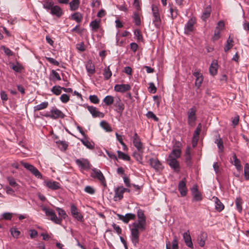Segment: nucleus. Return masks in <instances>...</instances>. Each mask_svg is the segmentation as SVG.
I'll return each instance as SVG.
<instances>
[{
  "instance_id": "f257e3e1",
  "label": "nucleus",
  "mask_w": 249,
  "mask_h": 249,
  "mask_svg": "<svg viewBox=\"0 0 249 249\" xmlns=\"http://www.w3.org/2000/svg\"><path fill=\"white\" fill-rule=\"evenodd\" d=\"M138 220L132 224L130 228L131 240L134 246L137 247L139 244L140 238V232L146 229V217L144 212L141 209L137 211Z\"/></svg>"
},
{
  "instance_id": "f03ea898",
  "label": "nucleus",
  "mask_w": 249,
  "mask_h": 249,
  "mask_svg": "<svg viewBox=\"0 0 249 249\" xmlns=\"http://www.w3.org/2000/svg\"><path fill=\"white\" fill-rule=\"evenodd\" d=\"M43 210L45 212L46 215L50 217V220L57 224H60L62 219H65L67 216L65 211L59 207H56V210L60 217H57L53 210L51 209L44 208Z\"/></svg>"
},
{
  "instance_id": "7ed1b4c3",
  "label": "nucleus",
  "mask_w": 249,
  "mask_h": 249,
  "mask_svg": "<svg viewBox=\"0 0 249 249\" xmlns=\"http://www.w3.org/2000/svg\"><path fill=\"white\" fill-rule=\"evenodd\" d=\"M152 12L153 16V23L157 28H160L161 25V18L158 6L155 5H152Z\"/></svg>"
},
{
  "instance_id": "20e7f679",
  "label": "nucleus",
  "mask_w": 249,
  "mask_h": 249,
  "mask_svg": "<svg viewBox=\"0 0 249 249\" xmlns=\"http://www.w3.org/2000/svg\"><path fill=\"white\" fill-rule=\"evenodd\" d=\"M196 109L195 107H193L187 111L188 124L191 126H194L196 120Z\"/></svg>"
},
{
  "instance_id": "39448f33",
  "label": "nucleus",
  "mask_w": 249,
  "mask_h": 249,
  "mask_svg": "<svg viewBox=\"0 0 249 249\" xmlns=\"http://www.w3.org/2000/svg\"><path fill=\"white\" fill-rule=\"evenodd\" d=\"M181 144L179 142H176L173 146L172 151L169 155L168 158L177 159L179 158L181 153Z\"/></svg>"
},
{
  "instance_id": "423d86ee",
  "label": "nucleus",
  "mask_w": 249,
  "mask_h": 249,
  "mask_svg": "<svg viewBox=\"0 0 249 249\" xmlns=\"http://www.w3.org/2000/svg\"><path fill=\"white\" fill-rule=\"evenodd\" d=\"M91 177L94 178L98 179L104 186H106L105 178L101 171L96 168L92 169Z\"/></svg>"
},
{
  "instance_id": "0eeeda50",
  "label": "nucleus",
  "mask_w": 249,
  "mask_h": 249,
  "mask_svg": "<svg viewBox=\"0 0 249 249\" xmlns=\"http://www.w3.org/2000/svg\"><path fill=\"white\" fill-rule=\"evenodd\" d=\"M132 139L133 145L137 148L138 152L142 153L143 146L142 142L141 141L140 137L138 136L136 132H135L132 138Z\"/></svg>"
},
{
  "instance_id": "6e6552de",
  "label": "nucleus",
  "mask_w": 249,
  "mask_h": 249,
  "mask_svg": "<svg viewBox=\"0 0 249 249\" xmlns=\"http://www.w3.org/2000/svg\"><path fill=\"white\" fill-rule=\"evenodd\" d=\"M71 212L72 216L78 221H84L83 216L78 212L77 207L73 204L71 205Z\"/></svg>"
},
{
  "instance_id": "1a4fd4ad",
  "label": "nucleus",
  "mask_w": 249,
  "mask_h": 249,
  "mask_svg": "<svg viewBox=\"0 0 249 249\" xmlns=\"http://www.w3.org/2000/svg\"><path fill=\"white\" fill-rule=\"evenodd\" d=\"M178 190L180 192L181 196H186L188 190L186 187V178H183L182 180L179 182Z\"/></svg>"
},
{
  "instance_id": "9d476101",
  "label": "nucleus",
  "mask_w": 249,
  "mask_h": 249,
  "mask_svg": "<svg viewBox=\"0 0 249 249\" xmlns=\"http://www.w3.org/2000/svg\"><path fill=\"white\" fill-rule=\"evenodd\" d=\"M126 188L123 186L117 187L115 190L114 200L117 201L121 200L123 198V194L126 191Z\"/></svg>"
},
{
  "instance_id": "9b49d317",
  "label": "nucleus",
  "mask_w": 249,
  "mask_h": 249,
  "mask_svg": "<svg viewBox=\"0 0 249 249\" xmlns=\"http://www.w3.org/2000/svg\"><path fill=\"white\" fill-rule=\"evenodd\" d=\"M149 164L150 166L156 171L161 170L163 168V166L160 162L156 158H151L149 160Z\"/></svg>"
},
{
  "instance_id": "f8f14e48",
  "label": "nucleus",
  "mask_w": 249,
  "mask_h": 249,
  "mask_svg": "<svg viewBox=\"0 0 249 249\" xmlns=\"http://www.w3.org/2000/svg\"><path fill=\"white\" fill-rule=\"evenodd\" d=\"M51 118L53 119H57L59 118H64L65 115L60 110L56 107H53L51 110Z\"/></svg>"
},
{
  "instance_id": "ddd939ff",
  "label": "nucleus",
  "mask_w": 249,
  "mask_h": 249,
  "mask_svg": "<svg viewBox=\"0 0 249 249\" xmlns=\"http://www.w3.org/2000/svg\"><path fill=\"white\" fill-rule=\"evenodd\" d=\"M117 215L119 219L122 220L124 223H128L130 220H134L136 218V215L132 213H127L125 215L117 214Z\"/></svg>"
},
{
  "instance_id": "4468645a",
  "label": "nucleus",
  "mask_w": 249,
  "mask_h": 249,
  "mask_svg": "<svg viewBox=\"0 0 249 249\" xmlns=\"http://www.w3.org/2000/svg\"><path fill=\"white\" fill-rule=\"evenodd\" d=\"M76 163L81 169L86 170L90 168V164L88 160L85 159H77Z\"/></svg>"
},
{
  "instance_id": "2eb2a0df",
  "label": "nucleus",
  "mask_w": 249,
  "mask_h": 249,
  "mask_svg": "<svg viewBox=\"0 0 249 249\" xmlns=\"http://www.w3.org/2000/svg\"><path fill=\"white\" fill-rule=\"evenodd\" d=\"M87 109L89 112L91 114L92 116L94 118L99 117L103 118L104 117V114L99 111L97 108L93 106H88Z\"/></svg>"
},
{
  "instance_id": "dca6fc26",
  "label": "nucleus",
  "mask_w": 249,
  "mask_h": 249,
  "mask_svg": "<svg viewBox=\"0 0 249 249\" xmlns=\"http://www.w3.org/2000/svg\"><path fill=\"white\" fill-rule=\"evenodd\" d=\"M196 23V19L192 18H190L185 26V33L189 34L194 30V25Z\"/></svg>"
},
{
  "instance_id": "f3484780",
  "label": "nucleus",
  "mask_w": 249,
  "mask_h": 249,
  "mask_svg": "<svg viewBox=\"0 0 249 249\" xmlns=\"http://www.w3.org/2000/svg\"><path fill=\"white\" fill-rule=\"evenodd\" d=\"M131 89V86L129 84H118L114 86V90L119 92H124Z\"/></svg>"
},
{
  "instance_id": "a211bd4d",
  "label": "nucleus",
  "mask_w": 249,
  "mask_h": 249,
  "mask_svg": "<svg viewBox=\"0 0 249 249\" xmlns=\"http://www.w3.org/2000/svg\"><path fill=\"white\" fill-rule=\"evenodd\" d=\"M114 106L116 107V112L121 115L124 109V105L119 98L116 99Z\"/></svg>"
},
{
  "instance_id": "6ab92c4d",
  "label": "nucleus",
  "mask_w": 249,
  "mask_h": 249,
  "mask_svg": "<svg viewBox=\"0 0 249 249\" xmlns=\"http://www.w3.org/2000/svg\"><path fill=\"white\" fill-rule=\"evenodd\" d=\"M167 162L169 166L175 171L178 172L179 171V164L177 159L168 158Z\"/></svg>"
},
{
  "instance_id": "aec40b11",
  "label": "nucleus",
  "mask_w": 249,
  "mask_h": 249,
  "mask_svg": "<svg viewBox=\"0 0 249 249\" xmlns=\"http://www.w3.org/2000/svg\"><path fill=\"white\" fill-rule=\"evenodd\" d=\"M207 238V234L205 232H201L197 238V242L198 244L201 247H204Z\"/></svg>"
},
{
  "instance_id": "412c9836",
  "label": "nucleus",
  "mask_w": 249,
  "mask_h": 249,
  "mask_svg": "<svg viewBox=\"0 0 249 249\" xmlns=\"http://www.w3.org/2000/svg\"><path fill=\"white\" fill-rule=\"evenodd\" d=\"M183 237L186 246L190 248H193V244L189 231H187L183 234Z\"/></svg>"
},
{
  "instance_id": "4be33fe9",
  "label": "nucleus",
  "mask_w": 249,
  "mask_h": 249,
  "mask_svg": "<svg viewBox=\"0 0 249 249\" xmlns=\"http://www.w3.org/2000/svg\"><path fill=\"white\" fill-rule=\"evenodd\" d=\"M50 13L59 18L62 15L63 12L62 9L59 6L53 5L51 10Z\"/></svg>"
},
{
  "instance_id": "5701e85b",
  "label": "nucleus",
  "mask_w": 249,
  "mask_h": 249,
  "mask_svg": "<svg viewBox=\"0 0 249 249\" xmlns=\"http://www.w3.org/2000/svg\"><path fill=\"white\" fill-rule=\"evenodd\" d=\"M45 183L47 187L53 190H56L60 188L59 183L56 181L48 180L46 181Z\"/></svg>"
},
{
  "instance_id": "b1692460",
  "label": "nucleus",
  "mask_w": 249,
  "mask_h": 249,
  "mask_svg": "<svg viewBox=\"0 0 249 249\" xmlns=\"http://www.w3.org/2000/svg\"><path fill=\"white\" fill-rule=\"evenodd\" d=\"M86 69L89 76L92 75L95 72V66L91 60L87 61L86 64Z\"/></svg>"
},
{
  "instance_id": "393cba45",
  "label": "nucleus",
  "mask_w": 249,
  "mask_h": 249,
  "mask_svg": "<svg viewBox=\"0 0 249 249\" xmlns=\"http://www.w3.org/2000/svg\"><path fill=\"white\" fill-rule=\"evenodd\" d=\"M218 69V63L217 60H213L209 68L210 73L212 75L217 74Z\"/></svg>"
},
{
  "instance_id": "a878e982",
  "label": "nucleus",
  "mask_w": 249,
  "mask_h": 249,
  "mask_svg": "<svg viewBox=\"0 0 249 249\" xmlns=\"http://www.w3.org/2000/svg\"><path fill=\"white\" fill-rule=\"evenodd\" d=\"M213 199L215 203V209L218 212L222 211L224 208V206L223 203L217 197L213 196Z\"/></svg>"
},
{
  "instance_id": "bb28decb",
  "label": "nucleus",
  "mask_w": 249,
  "mask_h": 249,
  "mask_svg": "<svg viewBox=\"0 0 249 249\" xmlns=\"http://www.w3.org/2000/svg\"><path fill=\"white\" fill-rule=\"evenodd\" d=\"M185 162L188 166L192 164L190 147H188L185 151Z\"/></svg>"
},
{
  "instance_id": "cd10ccee",
  "label": "nucleus",
  "mask_w": 249,
  "mask_h": 249,
  "mask_svg": "<svg viewBox=\"0 0 249 249\" xmlns=\"http://www.w3.org/2000/svg\"><path fill=\"white\" fill-rule=\"evenodd\" d=\"M103 74L105 80H107L111 77L112 73L109 68V66L106 67L104 68Z\"/></svg>"
},
{
  "instance_id": "c85d7f7f",
  "label": "nucleus",
  "mask_w": 249,
  "mask_h": 249,
  "mask_svg": "<svg viewBox=\"0 0 249 249\" xmlns=\"http://www.w3.org/2000/svg\"><path fill=\"white\" fill-rule=\"evenodd\" d=\"M70 7L71 11H75L77 10L79 7V0H72L70 3Z\"/></svg>"
},
{
  "instance_id": "c756f323",
  "label": "nucleus",
  "mask_w": 249,
  "mask_h": 249,
  "mask_svg": "<svg viewBox=\"0 0 249 249\" xmlns=\"http://www.w3.org/2000/svg\"><path fill=\"white\" fill-rule=\"evenodd\" d=\"M48 105L49 104L48 102H42L41 104L35 106L34 107V111L36 112L42 109H44L48 107Z\"/></svg>"
},
{
  "instance_id": "7c9ffc66",
  "label": "nucleus",
  "mask_w": 249,
  "mask_h": 249,
  "mask_svg": "<svg viewBox=\"0 0 249 249\" xmlns=\"http://www.w3.org/2000/svg\"><path fill=\"white\" fill-rule=\"evenodd\" d=\"M211 12V8L210 6L207 7L203 12L201 18L205 21L210 16Z\"/></svg>"
},
{
  "instance_id": "2f4dec72",
  "label": "nucleus",
  "mask_w": 249,
  "mask_h": 249,
  "mask_svg": "<svg viewBox=\"0 0 249 249\" xmlns=\"http://www.w3.org/2000/svg\"><path fill=\"white\" fill-rule=\"evenodd\" d=\"M169 7L171 14V17L172 19H174L177 17L178 15V10L176 7L170 4L169 5Z\"/></svg>"
},
{
  "instance_id": "473e14b6",
  "label": "nucleus",
  "mask_w": 249,
  "mask_h": 249,
  "mask_svg": "<svg viewBox=\"0 0 249 249\" xmlns=\"http://www.w3.org/2000/svg\"><path fill=\"white\" fill-rule=\"evenodd\" d=\"M90 26L93 31L96 32L100 27V21L94 20L90 22Z\"/></svg>"
},
{
  "instance_id": "72a5a7b5",
  "label": "nucleus",
  "mask_w": 249,
  "mask_h": 249,
  "mask_svg": "<svg viewBox=\"0 0 249 249\" xmlns=\"http://www.w3.org/2000/svg\"><path fill=\"white\" fill-rule=\"evenodd\" d=\"M82 15L79 12H76L71 15V18L78 23H80L82 21Z\"/></svg>"
},
{
  "instance_id": "f704fd0d",
  "label": "nucleus",
  "mask_w": 249,
  "mask_h": 249,
  "mask_svg": "<svg viewBox=\"0 0 249 249\" xmlns=\"http://www.w3.org/2000/svg\"><path fill=\"white\" fill-rule=\"evenodd\" d=\"M118 157L119 159H122L124 160L129 161L130 160V157L121 151H117Z\"/></svg>"
},
{
  "instance_id": "c9c22d12",
  "label": "nucleus",
  "mask_w": 249,
  "mask_h": 249,
  "mask_svg": "<svg viewBox=\"0 0 249 249\" xmlns=\"http://www.w3.org/2000/svg\"><path fill=\"white\" fill-rule=\"evenodd\" d=\"M233 39L232 38H231L230 36L229 37L228 40H227L226 44L224 47L225 52H228L230 49H231L232 46Z\"/></svg>"
},
{
  "instance_id": "e433bc0d",
  "label": "nucleus",
  "mask_w": 249,
  "mask_h": 249,
  "mask_svg": "<svg viewBox=\"0 0 249 249\" xmlns=\"http://www.w3.org/2000/svg\"><path fill=\"white\" fill-rule=\"evenodd\" d=\"M103 101L106 106H110L113 103L114 97L111 95H107L105 97Z\"/></svg>"
},
{
  "instance_id": "4c0bfd02",
  "label": "nucleus",
  "mask_w": 249,
  "mask_h": 249,
  "mask_svg": "<svg viewBox=\"0 0 249 249\" xmlns=\"http://www.w3.org/2000/svg\"><path fill=\"white\" fill-rule=\"evenodd\" d=\"M201 128L202 125L200 123L198 124L197 127H196V129L194 132L193 138L194 139H196V142L198 140L200 132L201 130Z\"/></svg>"
},
{
  "instance_id": "58836bf2",
  "label": "nucleus",
  "mask_w": 249,
  "mask_h": 249,
  "mask_svg": "<svg viewBox=\"0 0 249 249\" xmlns=\"http://www.w3.org/2000/svg\"><path fill=\"white\" fill-rule=\"evenodd\" d=\"M7 179L10 185L13 187L16 188L17 189L18 188L19 185L17 183L15 178H14L13 177H7Z\"/></svg>"
},
{
  "instance_id": "ea45409f",
  "label": "nucleus",
  "mask_w": 249,
  "mask_h": 249,
  "mask_svg": "<svg viewBox=\"0 0 249 249\" xmlns=\"http://www.w3.org/2000/svg\"><path fill=\"white\" fill-rule=\"evenodd\" d=\"M243 203V201L242 199L240 197L236 198L235 200V205L236 206V208L239 212L241 213L242 211V205Z\"/></svg>"
},
{
  "instance_id": "a19ab883",
  "label": "nucleus",
  "mask_w": 249,
  "mask_h": 249,
  "mask_svg": "<svg viewBox=\"0 0 249 249\" xmlns=\"http://www.w3.org/2000/svg\"><path fill=\"white\" fill-rule=\"evenodd\" d=\"M62 90V88L60 86H55L52 88L51 91L53 94H55L56 95H59L61 93Z\"/></svg>"
},
{
  "instance_id": "79ce46f5",
  "label": "nucleus",
  "mask_w": 249,
  "mask_h": 249,
  "mask_svg": "<svg viewBox=\"0 0 249 249\" xmlns=\"http://www.w3.org/2000/svg\"><path fill=\"white\" fill-rule=\"evenodd\" d=\"M81 142L82 143L89 149H93L94 148V143L91 142L87 140H82Z\"/></svg>"
},
{
  "instance_id": "37998d69",
  "label": "nucleus",
  "mask_w": 249,
  "mask_h": 249,
  "mask_svg": "<svg viewBox=\"0 0 249 249\" xmlns=\"http://www.w3.org/2000/svg\"><path fill=\"white\" fill-rule=\"evenodd\" d=\"M100 125L102 127H103L105 130H106L107 132H111L112 131L111 128L109 124L106 121H102V122H101Z\"/></svg>"
},
{
  "instance_id": "c03bdc74",
  "label": "nucleus",
  "mask_w": 249,
  "mask_h": 249,
  "mask_svg": "<svg viewBox=\"0 0 249 249\" xmlns=\"http://www.w3.org/2000/svg\"><path fill=\"white\" fill-rule=\"evenodd\" d=\"M10 67L16 72H20L23 69L22 67L18 63H17L16 65L13 63L10 64Z\"/></svg>"
},
{
  "instance_id": "a18cd8bd",
  "label": "nucleus",
  "mask_w": 249,
  "mask_h": 249,
  "mask_svg": "<svg viewBox=\"0 0 249 249\" xmlns=\"http://www.w3.org/2000/svg\"><path fill=\"white\" fill-rule=\"evenodd\" d=\"M53 5L54 3L53 1H46L44 2L43 6L44 8L48 10H51Z\"/></svg>"
},
{
  "instance_id": "49530a36",
  "label": "nucleus",
  "mask_w": 249,
  "mask_h": 249,
  "mask_svg": "<svg viewBox=\"0 0 249 249\" xmlns=\"http://www.w3.org/2000/svg\"><path fill=\"white\" fill-rule=\"evenodd\" d=\"M244 177L246 180L249 179V164L248 163L244 165Z\"/></svg>"
},
{
  "instance_id": "de8ad7c7",
  "label": "nucleus",
  "mask_w": 249,
  "mask_h": 249,
  "mask_svg": "<svg viewBox=\"0 0 249 249\" xmlns=\"http://www.w3.org/2000/svg\"><path fill=\"white\" fill-rule=\"evenodd\" d=\"M142 153L139 152H134L133 154V157L139 162L142 163V156L141 154Z\"/></svg>"
},
{
  "instance_id": "09e8293b",
  "label": "nucleus",
  "mask_w": 249,
  "mask_h": 249,
  "mask_svg": "<svg viewBox=\"0 0 249 249\" xmlns=\"http://www.w3.org/2000/svg\"><path fill=\"white\" fill-rule=\"evenodd\" d=\"M20 164L26 169L29 170L31 172H32V170H33L35 167L33 165H31L28 163L24 162L23 161H21Z\"/></svg>"
},
{
  "instance_id": "8fccbe9b",
  "label": "nucleus",
  "mask_w": 249,
  "mask_h": 249,
  "mask_svg": "<svg viewBox=\"0 0 249 249\" xmlns=\"http://www.w3.org/2000/svg\"><path fill=\"white\" fill-rule=\"evenodd\" d=\"M194 198L196 201H200L202 199V197L200 193L198 192L197 188H196V192H193Z\"/></svg>"
},
{
  "instance_id": "3c124183",
  "label": "nucleus",
  "mask_w": 249,
  "mask_h": 249,
  "mask_svg": "<svg viewBox=\"0 0 249 249\" xmlns=\"http://www.w3.org/2000/svg\"><path fill=\"white\" fill-rule=\"evenodd\" d=\"M31 173L36 178H42V176L40 173V172L38 171V170L35 167L32 170Z\"/></svg>"
},
{
  "instance_id": "603ef678",
  "label": "nucleus",
  "mask_w": 249,
  "mask_h": 249,
  "mask_svg": "<svg viewBox=\"0 0 249 249\" xmlns=\"http://www.w3.org/2000/svg\"><path fill=\"white\" fill-rule=\"evenodd\" d=\"M146 115L148 118L153 119L155 121H159V118L152 111H148Z\"/></svg>"
},
{
  "instance_id": "864d4df0",
  "label": "nucleus",
  "mask_w": 249,
  "mask_h": 249,
  "mask_svg": "<svg viewBox=\"0 0 249 249\" xmlns=\"http://www.w3.org/2000/svg\"><path fill=\"white\" fill-rule=\"evenodd\" d=\"M172 247V249H178V240L176 235L174 236Z\"/></svg>"
},
{
  "instance_id": "5fc2aeb1",
  "label": "nucleus",
  "mask_w": 249,
  "mask_h": 249,
  "mask_svg": "<svg viewBox=\"0 0 249 249\" xmlns=\"http://www.w3.org/2000/svg\"><path fill=\"white\" fill-rule=\"evenodd\" d=\"M89 99L90 101L92 103L98 104L99 102V100L96 95H90L89 97Z\"/></svg>"
},
{
  "instance_id": "6e6d98bb",
  "label": "nucleus",
  "mask_w": 249,
  "mask_h": 249,
  "mask_svg": "<svg viewBox=\"0 0 249 249\" xmlns=\"http://www.w3.org/2000/svg\"><path fill=\"white\" fill-rule=\"evenodd\" d=\"M215 142L217 144L219 149L221 151H223L224 149V146L222 140L221 139H216Z\"/></svg>"
},
{
  "instance_id": "4d7b16f0",
  "label": "nucleus",
  "mask_w": 249,
  "mask_h": 249,
  "mask_svg": "<svg viewBox=\"0 0 249 249\" xmlns=\"http://www.w3.org/2000/svg\"><path fill=\"white\" fill-rule=\"evenodd\" d=\"M52 75L53 76V80H61V77L59 76V73L58 72H57L56 71H55L54 70H52Z\"/></svg>"
},
{
  "instance_id": "13d9d810",
  "label": "nucleus",
  "mask_w": 249,
  "mask_h": 249,
  "mask_svg": "<svg viewBox=\"0 0 249 249\" xmlns=\"http://www.w3.org/2000/svg\"><path fill=\"white\" fill-rule=\"evenodd\" d=\"M220 30L218 28H215L214 30V33L213 36V39L214 40H218L220 37Z\"/></svg>"
},
{
  "instance_id": "bf43d9fd",
  "label": "nucleus",
  "mask_w": 249,
  "mask_h": 249,
  "mask_svg": "<svg viewBox=\"0 0 249 249\" xmlns=\"http://www.w3.org/2000/svg\"><path fill=\"white\" fill-rule=\"evenodd\" d=\"M60 99L62 102H63L64 103H66L69 101L70 97L67 94H63L60 96Z\"/></svg>"
},
{
  "instance_id": "052dcab7",
  "label": "nucleus",
  "mask_w": 249,
  "mask_h": 249,
  "mask_svg": "<svg viewBox=\"0 0 249 249\" xmlns=\"http://www.w3.org/2000/svg\"><path fill=\"white\" fill-rule=\"evenodd\" d=\"M1 49H2L5 53L8 56L13 55V52L8 48H6L4 46H1Z\"/></svg>"
},
{
  "instance_id": "680f3d73",
  "label": "nucleus",
  "mask_w": 249,
  "mask_h": 249,
  "mask_svg": "<svg viewBox=\"0 0 249 249\" xmlns=\"http://www.w3.org/2000/svg\"><path fill=\"white\" fill-rule=\"evenodd\" d=\"M57 143L59 144V146L60 147V148L61 149L65 150L67 148L68 144L66 142L59 141V142H57Z\"/></svg>"
},
{
  "instance_id": "e2e57ef3",
  "label": "nucleus",
  "mask_w": 249,
  "mask_h": 249,
  "mask_svg": "<svg viewBox=\"0 0 249 249\" xmlns=\"http://www.w3.org/2000/svg\"><path fill=\"white\" fill-rule=\"evenodd\" d=\"M149 91L152 93H155L157 91V88L153 83H149Z\"/></svg>"
},
{
  "instance_id": "0e129e2a",
  "label": "nucleus",
  "mask_w": 249,
  "mask_h": 249,
  "mask_svg": "<svg viewBox=\"0 0 249 249\" xmlns=\"http://www.w3.org/2000/svg\"><path fill=\"white\" fill-rule=\"evenodd\" d=\"M46 60L49 61L50 63L53 64L55 66H59V63L53 58L46 57Z\"/></svg>"
},
{
  "instance_id": "69168bd1",
  "label": "nucleus",
  "mask_w": 249,
  "mask_h": 249,
  "mask_svg": "<svg viewBox=\"0 0 249 249\" xmlns=\"http://www.w3.org/2000/svg\"><path fill=\"white\" fill-rule=\"evenodd\" d=\"M85 191L87 193L92 195L94 194L95 190L94 189L90 186H87L84 189Z\"/></svg>"
},
{
  "instance_id": "338daca9",
  "label": "nucleus",
  "mask_w": 249,
  "mask_h": 249,
  "mask_svg": "<svg viewBox=\"0 0 249 249\" xmlns=\"http://www.w3.org/2000/svg\"><path fill=\"white\" fill-rule=\"evenodd\" d=\"M203 81V76L200 78H196V81H195V86L196 87H197V88H199L201 86Z\"/></svg>"
},
{
  "instance_id": "774afa93",
  "label": "nucleus",
  "mask_w": 249,
  "mask_h": 249,
  "mask_svg": "<svg viewBox=\"0 0 249 249\" xmlns=\"http://www.w3.org/2000/svg\"><path fill=\"white\" fill-rule=\"evenodd\" d=\"M11 233L14 237L18 238L19 236L20 232L16 229H12L11 230Z\"/></svg>"
}]
</instances>
